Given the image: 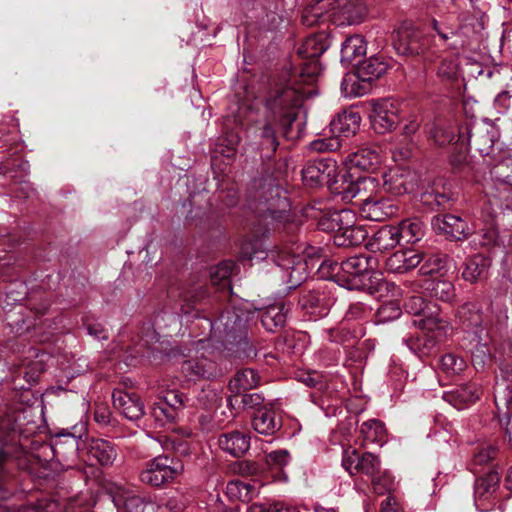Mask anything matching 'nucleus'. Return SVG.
Listing matches in <instances>:
<instances>
[{
    "mask_svg": "<svg viewBox=\"0 0 512 512\" xmlns=\"http://www.w3.org/2000/svg\"><path fill=\"white\" fill-rule=\"evenodd\" d=\"M306 94L300 89L276 82L266 101V114L247 128V136L256 149L268 153L276 151L279 142L274 124L278 123L288 130L297 118V110Z\"/></svg>",
    "mask_w": 512,
    "mask_h": 512,
    "instance_id": "f257e3e1",
    "label": "nucleus"
},
{
    "mask_svg": "<svg viewBox=\"0 0 512 512\" xmlns=\"http://www.w3.org/2000/svg\"><path fill=\"white\" fill-rule=\"evenodd\" d=\"M321 267H328L333 281L347 290L367 289L379 299H395L401 294L400 289L394 283L386 281L380 273H373L368 277L369 272L377 267V259L371 255H354L340 264L325 261Z\"/></svg>",
    "mask_w": 512,
    "mask_h": 512,
    "instance_id": "f03ea898",
    "label": "nucleus"
},
{
    "mask_svg": "<svg viewBox=\"0 0 512 512\" xmlns=\"http://www.w3.org/2000/svg\"><path fill=\"white\" fill-rule=\"evenodd\" d=\"M249 208L259 218L258 225H264L263 231L254 227V235L257 238L264 237L269 232V225L284 221L290 210L286 192L272 182L259 185Z\"/></svg>",
    "mask_w": 512,
    "mask_h": 512,
    "instance_id": "7ed1b4c3",
    "label": "nucleus"
},
{
    "mask_svg": "<svg viewBox=\"0 0 512 512\" xmlns=\"http://www.w3.org/2000/svg\"><path fill=\"white\" fill-rule=\"evenodd\" d=\"M330 46L329 38L324 33H317L305 39L302 46L298 49V54L303 58L311 59L305 64L298 75H293L289 79H279L286 87H294L306 92V96L310 95V91H306L302 85H310L314 83L321 72V67L317 58L321 56Z\"/></svg>",
    "mask_w": 512,
    "mask_h": 512,
    "instance_id": "20e7f679",
    "label": "nucleus"
},
{
    "mask_svg": "<svg viewBox=\"0 0 512 512\" xmlns=\"http://www.w3.org/2000/svg\"><path fill=\"white\" fill-rule=\"evenodd\" d=\"M253 312L249 310V303L240 301L232 309L223 312L214 322H208L211 336L214 339L234 342L241 339L245 333L246 323L251 319Z\"/></svg>",
    "mask_w": 512,
    "mask_h": 512,
    "instance_id": "39448f33",
    "label": "nucleus"
},
{
    "mask_svg": "<svg viewBox=\"0 0 512 512\" xmlns=\"http://www.w3.org/2000/svg\"><path fill=\"white\" fill-rule=\"evenodd\" d=\"M495 405L499 421L505 430L506 438L512 446V361H502L496 375L494 387Z\"/></svg>",
    "mask_w": 512,
    "mask_h": 512,
    "instance_id": "423d86ee",
    "label": "nucleus"
},
{
    "mask_svg": "<svg viewBox=\"0 0 512 512\" xmlns=\"http://www.w3.org/2000/svg\"><path fill=\"white\" fill-rule=\"evenodd\" d=\"M184 471L183 463L167 455H159L150 459L140 472L142 483L161 487L173 482Z\"/></svg>",
    "mask_w": 512,
    "mask_h": 512,
    "instance_id": "0eeeda50",
    "label": "nucleus"
},
{
    "mask_svg": "<svg viewBox=\"0 0 512 512\" xmlns=\"http://www.w3.org/2000/svg\"><path fill=\"white\" fill-rule=\"evenodd\" d=\"M111 501L118 510L125 512H158L159 506L150 498H143L137 490L122 483L111 482L106 486Z\"/></svg>",
    "mask_w": 512,
    "mask_h": 512,
    "instance_id": "6e6552de",
    "label": "nucleus"
},
{
    "mask_svg": "<svg viewBox=\"0 0 512 512\" xmlns=\"http://www.w3.org/2000/svg\"><path fill=\"white\" fill-rule=\"evenodd\" d=\"M280 280L290 290L299 286L307 277V263L303 256L296 255L290 248L276 252L273 258Z\"/></svg>",
    "mask_w": 512,
    "mask_h": 512,
    "instance_id": "1a4fd4ad",
    "label": "nucleus"
},
{
    "mask_svg": "<svg viewBox=\"0 0 512 512\" xmlns=\"http://www.w3.org/2000/svg\"><path fill=\"white\" fill-rule=\"evenodd\" d=\"M405 309L410 314L422 315L419 325L428 332H434L437 336H446L451 331L448 321L439 316L436 305L426 303L422 296L410 297L405 303Z\"/></svg>",
    "mask_w": 512,
    "mask_h": 512,
    "instance_id": "9d476101",
    "label": "nucleus"
},
{
    "mask_svg": "<svg viewBox=\"0 0 512 512\" xmlns=\"http://www.w3.org/2000/svg\"><path fill=\"white\" fill-rule=\"evenodd\" d=\"M332 222L337 227L334 242L338 246H356L367 238V230L355 224V214L348 209L335 212Z\"/></svg>",
    "mask_w": 512,
    "mask_h": 512,
    "instance_id": "9b49d317",
    "label": "nucleus"
},
{
    "mask_svg": "<svg viewBox=\"0 0 512 512\" xmlns=\"http://www.w3.org/2000/svg\"><path fill=\"white\" fill-rule=\"evenodd\" d=\"M378 190V182L375 177L355 176L354 172L344 175L341 183L334 188V191L341 195L343 200H352L359 196L360 203L363 198H373Z\"/></svg>",
    "mask_w": 512,
    "mask_h": 512,
    "instance_id": "f8f14e48",
    "label": "nucleus"
},
{
    "mask_svg": "<svg viewBox=\"0 0 512 512\" xmlns=\"http://www.w3.org/2000/svg\"><path fill=\"white\" fill-rule=\"evenodd\" d=\"M370 122L372 129L378 134L392 131L399 122L398 103L389 98L373 102Z\"/></svg>",
    "mask_w": 512,
    "mask_h": 512,
    "instance_id": "ddd939ff",
    "label": "nucleus"
},
{
    "mask_svg": "<svg viewBox=\"0 0 512 512\" xmlns=\"http://www.w3.org/2000/svg\"><path fill=\"white\" fill-rule=\"evenodd\" d=\"M433 229L455 240H463L473 234L474 227L468 221L454 214L436 215L431 220Z\"/></svg>",
    "mask_w": 512,
    "mask_h": 512,
    "instance_id": "4468645a",
    "label": "nucleus"
},
{
    "mask_svg": "<svg viewBox=\"0 0 512 512\" xmlns=\"http://www.w3.org/2000/svg\"><path fill=\"white\" fill-rule=\"evenodd\" d=\"M426 42L423 33L413 26L403 25L393 34L395 49L400 54H420L425 51Z\"/></svg>",
    "mask_w": 512,
    "mask_h": 512,
    "instance_id": "2eb2a0df",
    "label": "nucleus"
},
{
    "mask_svg": "<svg viewBox=\"0 0 512 512\" xmlns=\"http://www.w3.org/2000/svg\"><path fill=\"white\" fill-rule=\"evenodd\" d=\"M332 3V22L339 26L359 23L366 14L363 0H332Z\"/></svg>",
    "mask_w": 512,
    "mask_h": 512,
    "instance_id": "dca6fc26",
    "label": "nucleus"
},
{
    "mask_svg": "<svg viewBox=\"0 0 512 512\" xmlns=\"http://www.w3.org/2000/svg\"><path fill=\"white\" fill-rule=\"evenodd\" d=\"M500 476L497 471H490L479 477L474 487V502L480 512L489 511L493 505L495 493L499 488Z\"/></svg>",
    "mask_w": 512,
    "mask_h": 512,
    "instance_id": "f3484780",
    "label": "nucleus"
},
{
    "mask_svg": "<svg viewBox=\"0 0 512 512\" xmlns=\"http://www.w3.org/2000/svg\"><path fill=\"white\" fill-rule=\"evenodd\" d=\"M383 186L392 195H403L413 190L414 176L406 168L394 167L384 173Z\"/></svg>",
    "mask_w": 512,
    "mask_h": 512,
    "instance_id": "a211bd4d",
    "label": "nucleus"
},
{
    "mask_svg": "<svg viewBox=\"0 0 512 512\" xmlns=\"http://www.w3.org/2000/svg\"><path fill=\"white\" fill-rule=\"evenodd\" d=\"M112 400L114 407L130 421H137L144 415V405L135 394L118 389L113 392Z\"/></svg>",
    "mask_w": 512,
    "mask_h": 512,
    "instance_id": "6ab92c4d",
    "label": "nucleus"
},
{
    "mask_svg": "<svg viewBox=\"0 0 512 512\" xmlns=\"http://www.w3.org/2000/svg\"><path fill=\"white\" fill-rule=\"evenodd\" d=\"M361 215L371 221H382L396 214L398 208L384 198H363L359 203Z\"/></svg>",
    "mask_w": 512,
    "mask_h": 512,
    "instance_id": "aec40b11",
    "label": "nucleus"
},
{
    "mask_svg": "<svg viewBox=\"0 0 512 512\" xmlns=\"http://www.w3.org/2000/svg\"><path fill=\"white\" fill-rule=\"evenodd\" d=\"M380 163V155L376 148L361 147L357 151L348 154L344 164L349 172L356 170L371 171Z\"/></svg>",
    "mask_w": 512,
    "mask_h": 512,
    "instance_id": "412c9836",
    "label": "nucleus"
},
{
    "mask_svg": "<svg viewBox=\"0 0 512 512\" xmlns=\"http://www.w3.org/2000/svg\"><path fill=\"white\" fill-rule=\"evenodd\" d=\"M423 253L412 249L399 250L386 260V268L393 273H406L422 263Z\"/></svg>",
    "mask_w": 512,
    "mask_h": 512,
    "instance_id": "4be33fe9",
    "label": "nucleus"
},
{
    "mask_svg": "<svg viewBox=\"0 0 512 512\" xmlns=\"http://www.w3.org/2000/svg\"><path fill=\"white\" fill-rule=\"evenodd\" d=\"M181 371L184 377L189 381H195L200 378H210L215 373V363L204 356L195 355L182 363Z\"/></svg>",
    "mask_w": 512,
    "mask_h": 512,
    "instance_id": "5701e85b",
    "label": "nucleus"
},
{
    "mask_svg": "<svg viewBox=\"0 0 512 512\" xmlns=\"http://www.w3.org/2000/svg\"><path fill=\"white\" fill-rule=\"evenodd\" d=\"M335 173V165L328 163L323 159L308 162L302 170L303 181L315 186L322 184L326 179L332 177Z\"/></svg>",
    "mask_w": 512,
    "mask_h": 512,
    "instance_id": "b1692460",
    "label": "nucleus"
},
{
    "mask_svg": "<svg viewBox=\"0 0 512 512\" xmlns=\"http://www.w3.org/2000/svg\"><path fill=\"white\" fill-rule=\"evenodd\" d=\"M420 122L416 117H411L407 120L402 128V136L405 141L404 147H394L391 152L395 161L407 159L410 157L413 147L418 142V131Z\"/></svg>",
    "mask_w": 512,
    "mask_h": 512,
    "instance_id": "393cba45",
    "label": "nucleus"
},
{
    "mask_svg": "<svg viewBox=\"0 0 512 512\" xmlns=\"http://www.w3.org/2000/svg\"><path fill=\"white\" fill-rule=\"evenodd\" d=\"M218 445L222 451L234 457H240L249 450L250 438L242 432L231 431L219 436Z\"/></svg>",
    "mask_w": 512,
    "mask_h": 512,
    "instance_id": "a878e982",
    "label": "nucleus"
},
{
    "mask_svg": "<svg viewBox=\"0 0 512 512\" xmlns=\"http://www.w3.org/2000/svg\"><path fill=\"white\" fill-rule=\"evenodd\" d=\"M361 117L358 112L344 111L338 114L330 122V131L338 138L340 136L350 137L360 128Z\"/></svg>",
    "mask_w": 512,
    "mask_h": 512,
    "instance_id": "bb28decb",
    "label": "nucleus"
},
{
    "mask_svg": "<svg viewBox=\"0 0 512 512\" xmlns=\"http://www.w3.org/2000/svg\"><path fill=\"white\" fill-rule=\"evenodd\" d=\"M400 245L395 225H385L368 240L366 246L372 252H385Z\"/></svg>",
    "mask_w": 512,
    "mask_h": 512,
    "instance_id": "cd10ccee",
    "label": "nucleus"
},
{
    "mask_svg": "<svg viewBox=\"0 0 512 512\" xmlns=\"http://www.w3.org/2000/svg\"><path fill=\"white\" fill-rule=\"evenodd\" d=\"M332 0H317L306 6L302 13V23L305 26H314L316 24L332 21Z\"/></svg>",
    "mask_w": 512,
    "mask_h": 512,
    "instance_id": "c85d7f7f",
    "label": "nucleus"
},
{
    "mask_svg": "<svg viewBox=\"0 0 512 512\" xmlns=\"http://www.w3.org/2000/svg\"><path fill=\"white\" fill-rule=\"evenodd\" d=\"M400 245L419 242L425 235L422 220L417 217L407 218L395 225Z\"/></svg>",
    "mask_w": 512,
    "mask_h": 512,
    "instance_id": "c756f323",
    "label": "nucleus"
},
{
    "mask_svg": "<svg viewBox=\"0 0 512 512\" xmlns=\"http://www.w3.org/2000/svg\"><path fill=\"white\" fill-rule=\"evenodd\" d=\"M479 394L480 389L475 384H466L444 393L443 398L456 409L460 410L474 403L479 398Z\"/></svg>",
    "mask_w": 512,
    "mask_h": 512,
    "instance_id": "7c9ffc66",
    "label": "nucleus"
},
{
    "mask_svg": "<svg viewBox=\"0 0 512 512\" xmlns=\"http://www.w3.org/2000/svg\"><path fill=\"white\" fill-rule=\"evenodd\" d=\"M259 489L257 481L232 480L227 483L225 493L233 501L249 502L259 494Z\"/></svg>",
    "mask_w": 512,
    "mask_h": 512,
    "instance_id": "2f4dec72",
    "label": "nucleus"
},
{
    "mask_svg": "<svg viewBox=\"0 0 512 512\" xmlns=\"http://www.w3.org/2000/svg\"><path fill=\"white\" fill-rule=\"evenodd\" d=\"M489 266L490 260L487 257L475 254L465 261L462 278L470 283L481 281L486 277Z\"/></svg>",
    "mask_w": 512,
    "mask_h": 512,
    "instance_id": "473e14b6",
    "label": "nucleus"
},
{
    "mask_svg": "<svg viewBox=\"0 0 512 512\" xmlns=\"http://www.w3.org/2000/svg\"><path fill=\"white\" fill-rule=\"evenodd\" d=\"M367 45L361 35L347 37L341 45V62L355 65L366 54Z\"/></svg>",
    "mask_w": 512,
    "mask_h": 512,
    "instance_id": "72a5a7b5",
    "label": "nucleus"
},
{
    "mask_svg": "<svg viewBox=\"0 0 512 512\" xmlns=\"http://www.w3.org/2000/svg\"><path fill=\"white\" fill-rule=\"evenodd\" d=\"M254 430L262 435H273L281 427V420L273 410L259 409L252 420Z\"/></svg>",
    "mask_w": 512,
    "mask_h": 512,
    "instance_id": "f704fd0d",
    "label": "nucleus"
},
{
    "mask_svg": "<svg viewBox=\"0 0 512 512\" xmlns=\"http://www.w3.org/2000/svg\"><path fill=\"white\" fill-rule=\"evenodd\" d=\"M89 456L102 466L112 465L117 457L113 444L104 439H92L89 444Z\"/></svg>",
    "mask_w": 512,
    "mask_h": 512,
    "instance_id": "c9c22d12",
    "label": "nucleus"
},
{
    "mask_svg": "<svg viewBox=\"0 0 512 512\" xmlns=\"http://www.w3.org/2000/svg\"><path fill=\"white\" fill-rule=\"evenodd\" d=\"M289 310L290 307L283 302L268 306L261 315L263 327L267 331L273 332L276 328L284 326Z\"/></svg>",
    "mask_w": 512,
    "mask_h": 512,
    "instance_id": "e433bc0d",
    "label": "nucleus"
},
{
    "mask_svg": "<svg viewBox=\"0 0 512 512\" xmlns=\"http://www.w3.org/2000/svg\"><path fill=\"white\" fill-rule=\"evenodd\" d=\"M372 82L358 73H348L341 82V92L344 97L353 98L367 94L371 90Z\"/></svg>",
    "mask_w": 512,
    "mask_h": 512,
    "instance_id": "4c0bfd02",
    "label": "nucleus"
},
{
    "mask_svg": "<svg viewBox=\"0 0 512 512\" xmlns=\"http://www.w3.org/2000/svg\"><path fill=\"white\" fill-rule=\"evenodd\" d=\"M388 68V64L380 56H371L368 59L357 63L355 72L360 77L373 82L375 79L382 76Z\"/></svg>",
    "mask_w": 512,
    "mask_h": 512,
    "instance_id": "58836bf2",
    "label": "nucleus"
},
{
    "mask_svg": "<svg viewBox=\"0 0 512 512\" xmlns=\"http://www.w3.org/2000/svg\"><path fill=\"white\" fill-rule=\"evenodd\" d=\"M235 264L232 261H223L210 270L211 284L219 290L231 291L230 277L234 271Z\"/></svg>",
    "mask_w": 512,
    "mask_h": 512,
    "instance_id": "ea45409f",
    "label": "nucleus"
},
{
    "mask_svg": "<svg viewBox=\"0 0 512 512\" xmlns=\"http://www.w3.org/2000/svg\"><path fill=\"white\" fill-rule=\"evenodd\" d=\"M259 383L257 373L252 369H244L234 376L229 382V389L235 394H242L243 392L255 388Z\"/></svg>",
    "mask_w": 512,
    "mask_h": 512,
    "instance_id": "a19ab883",
    "label": "nucleus"
},
{
    "mask_svg": "<svg viewBox=\"0 0 512 512\" xmlns=\"http://www.w3.org/2000/svg\"><path fill=\"white\" fill-rule=\"evenodd\" d=\"M150 414L158 426H165L175 421L178 413L171 408V405L165 400H158L153 403Z\"/></svg>",
    "mask_w": 512,
    "mask_h": 512,
    "instance_id": "79ce46f5",
    "label": "nucleus"
},
{
    "mask_svg": "<svg viewBox=\"0 0 512 512\" xmlns=\"http://www.w3.org/2000/svg\"><path fill=\"white\" fill-rule=\"evenodd\" d=\"M431 333L433 334L431 337L425 335L422 337L418 336L416 338H410L406 340L408 348L420 358L428 356L436 345L435 338L442 337L437 336V334L434 332Z\"/></svg>",
    "mask_w": 512,
    "mask_h": 512,
    "instance_id": "37998d69",
    "label": "nucleus"
},
{
    "mask_svg": "<svg viewBox=\"0 0 512 512\" xmlns=\"http://www.w3.org/2000/svg\"><path fill=\"white\" fill-rule=\"evenodd\" d=\"M221 401V393L211 385H207L196 396L195 405L205 410H214Z\"/></svg>",
    "mask_w": 512,
    "mask_h": 512,
    "instance_id": "c03bdc74",
    "label": "nucleus"
},
{
    "mask_svg": "<svg viewBox=\"0 0 512 512\" xmlns=\"http://www.w3.org/2000/svg\"><path fill=\"white\" fill-rule=\"evenodd\" d=\"M360 433L366 442H381L385 436V427L382 422L371 419L361 424Z\"/></svg>",
    "mask_w": 512,
    "mask_h": 512,
    "instance_id": "a18cd8bd",
    "label": "nucleus"
},
{
    "mask_svg": "<svg viewBox=\"0 0 512 512\" xmlns=\"http://www.w3.org/2000/svg\"><path fill=\"white\" fill-rule=\"evenodd\" d=\"M356 473L361 472L371 477V480L380 473V461L379 459L371 454L365 453L360 459H357V464L354 467Z\"/></svg>",
    "mask_w": 512,
    "mask_h": 512,
    "instance_id": "49530a36",
    "label": "nucleus"
},
{
    "mask_svg": "<svg viewBox=\"0 0 512 512\" xmlns=\"http://www.w3.org/2000/svg\"><path fill=\"white\" fill-rule=\"evenodd\" d=\"M439 367L446 374L455 375L464 370L466 362L454 353H446L439 359Z\"/></svg>",
    "mask_w": 512,
    "mask_h": 512,
    "instance_id": "de8ad7c7",
    "label": "nucleus"
},
{
    "mask_svg": "<svg viewBox=\"0 0 512 512\" xmlns=\"http://www.w3.org/2000/svg\"><path fill=\"white\" fill-rule=\"evenodd\" d=\"M427 289L430 290L431 297L440 299L444 302L451 301L455 296L454 285L447 280L432 282Z\"/></svg>",
    "mask_w": 512,
    "mask_h": 512,
    "instance_id": "09e8293b",
    "label": "nucleus"
},
{
    "mask_svg": "<svg viewBox=\"0 0 512 512\" xmlns=\"http://www.w3.org/2000/svg\"><path fill=\"white\" fill-rule=\"evenodd\" d=\"M422 264L419 267L421 275H432L444 269L446 265V258L438 254L424 255Z\"/></svg>",
    "mask_w": 512,
    "mask_h": 512,
    "instance_id": "8fccbe9b",
    "label": "nucleus"
},
{
    "mask_svg": "<svg viewBox=\"0 0 512 512\" xmlns=\"http://www.w3.org/2000/svg\"><path fill=\"white\" fill-rule=\"evenodd\" d=\"M472 364L476 370H482L491 359L490 349L487 343L478 341L471 349Z\"/></svg>",
    "mask_w": 512,
    "mask_h": 512,
    "instance_id": "3c124183",
    "label": "nucleus"
},
{
    "mask_svg": "<svg viewBox=\"0 0 512 512\" xmlns=\"http://www.w3.org/2000/svg\"><path fill=\"white\" fill-rule=\"evenodd\" d=\"M429 137L439 146L452 142L455 138L454 130L443 125H435L429 132Z\"/></svg>",
    "mask_w": 512,
    "mask_h": 512,
    "instance_id": "603ef678",
    "label": "nucleus"
},
{
    "mask_svg": "<svg viewBox=\"0 0 512 512\" xmlns=\"http://www.w3.org/2000/svg\"><path fill=\"white\" fill-rule=\"evenodd\" d=\"M291 461V456L288 450L279 449L271 451L266 455V463L271 468H283Z\"/></svg>",
    "mask_w": 512,
    "mask_h": 512,
    "instance_id": "864d4df0",
    "label": "nucleus"
},
{
    "mask_svg": "<svg viewBox=\"0 0 512 512\" xmlns=\"http://www.w3.org/2000/svg\"><path fill=\"white\" fill-rule=\"evenodd\" d=\"M401 309L399 305L393 301L383 304L377 309L378 322H388L399 318Z\"/></svg>",
    "mask_w": 512,
    "mask_h": 512,
    "instance_id": "5fc2aeb1",
    "label": "nucleus"
},
{
    "mask_svg": "<svg viewBox=\"0 0 512 512\" xmlns=\"http://www.w3.org/2000/svg\"><path fill=\"white\" fill-rule=\"evenodd\" d=\"M437 74L446 81H454L459 76L458 63L454 59L444 60L440 64Z\"/></svg>",
    "mask_w": 512,
    "mask_h": 512,
    "instance_id": "6e6d98bb",
    "label": "nucleus"
},
{
    "mask_svg": "<svg viewBox=\"0 0 512 512\" xmlns=\"http://www.w3.org/2000/svg\"><path fill=\"white\" fill-rule=\"evenodd\" d=\"M341 147L339 138L334 135L330 138H319L311 143V149L317 152H332Z\"/></svg>",
    "mask_w": 512,
    "mask_h": 512,
    "instance_id": "4d7b16f0",
    "label": "nucleus"
},
{
    "mask_svg": "<svg viewBox=\"0 0 512 512\" xmlns=\"http://www.w3.org/2000/svg\"><path fill=\"white\" fill-rule=\"evenodd\" d=\"M253 512H301L298 507L284 504H255L252 507Z\"/></svg>",
    "mask_w": 512,
    "mask_h": 512,
    "instance_id": "13d9d810",
    "label": "nucleus"
},
{
    "mask_svg": "<svg viewBox=\"0 0 512 512\" xmlns=\"http://www.w3.org/2000/svg\"><path fill=\"white\" fill-rule=\"evenodd\" d=\"M295 378L297 381L305 384L308 387L316 388L319 387L320 389L323 387V383L321 381V375L315 371L313 372H306V371H298L295 374Z\"/></svg>",
    "mask_w": 512,
    "mask_h": 512,
    "instance_id": "bf43d9fd",
    "label": "nucleus"
},
{
    "mask_svg": "<svg viewBox=\"0 0 512 512\" xmlns=\"http://www.w3.org/2000/svg\"><path fill=\"white\" fill-rule=\"evenodd\" d=\"M421 201L425 205L440 207L445 206L450 201V196L438 191L425 192L421 197Z\"/></svg>",
    "mask_w": 512,
    "mask_h": 512,
    "instance_id": "052dcab7",
    "label": "nucleus"
},
{
    "mask_svg": "<svg viewBox=\"0 0 512 512\" xmlns=\"http://www.w3.org/2000/svg\"><path fill=\"white\" fill-rule=\"evenodd\" d=\"M372 486L377 494H384L392 489L393 479L388 473L384 472L381 476L372 479Z\"/></svg>",
    "mask_w": 512,
    "mask_h": 512,
    "instance_id": "680f3d73",
    "label": "nucleus"
},
{
    "mask_svg": "<svg viewBox=\"0 0 512 512\" xmlns=\"http://www.w3.org/2000/svg\"><path fill=\"white\" fill-rule=\"evenodd\" d=\"M496 452V448L492 445L483 446L474 454L473 463L475 465H484L495 457Z\"/></svg>",
    "mask_w": 512,
    "mask_h": 512,
    "instance_id": "e2e57ef3",
    "label": "nucleus"
},
{
    "mask_svg": "<svg viewBox=\"0 0 512 512\" xmlns=\"http://www.w3.org/2000/svg\"><path fill=\"white\" fill-rule=\"evenodd\" d=\"M478 238L479 244L482 246H490L496 243L497 231L494 227L489 226L479 231H473Z\"/></svg>",
    "mask_w": 512,
    "mask_h": 512,
    "instance_id": "0e129e2a",
    "label": "nucleus"
},
{
    "mask_svg": "<svg viewBox=\"0 0 512 512\" xmlns=\"http://www.w3.org/2000/svg\"><path fill=\"white\" fill-rule=\"evenodd\" d=\"M160 400H165L171 405V408H174V411L178 413L179 409L184 407L186 401L188 400L182 393L179 391H169L163 397L159 398Z\"/></svg>",
    "mask_w": 512,
    "mask_h": 512,
    "instance_id": "69168bd1",
    "label": "nucleus"
},
{
    "mask_svg": "<svg viewBox=\"0 0 512 512\" xmlns=\"http://www.w3.org/2000/svg\"><path fill=\"white\" fill-rule=\"evenodd\" d=\"M370 313V309L361 302L352 303L346 313V317L350 320L361 319Z\"/></svg>",
    "mask_w": 512,
    "mask_h": 512,
    "instance_id": "338daca9",
    "label": "nucleus"
},
{
    "mask_svg": "<svg viewBox=\"0 0 512 512\" xmlns=\"http://www.w3.org/2000/svg\"><path fill=\"white\" fill-rule=\"evenodd\" d=\"M494 103L500 112H505L512 107V93L510 91H502L496 96Z\"/></svg>",
    "mask_w": 512,
    "mask_h": 512,
    "instance_id": "774afa93",
    "label": "nucleus"
}]
</instances>
